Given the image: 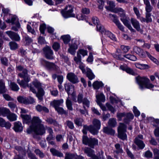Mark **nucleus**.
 Returning a JSON list of instances; mask_svg holds the SVG:
<instances>
[{"mask_svg": "<svg viewBox=\"0 0 159 159\" xmlns=\"http://www.w3.org/2000/svg\"><path fill=\"white\" fill-rule=\"evenodd\" d=\"M86 72L84 74H86V76L89 80H91L94 78L95 76L90 69L86 67Z\"/></svg>", "mask_w": 159, "mask_h": 159, "instance_id": "obj_19", "label": "nucleus"}, {"mask_svg": "<svg viewBox=\"0 0 159 159\" xmlns=\"http://www.w3.org/2000/svg\"><path fill=\"white\" fill-rule=\"evenodd\" d=\"M104 34L111 39L113 40H115L116 38L114 35L110 32L109 31H106Z\"/></svg>", "mask_w": 159, "mask_h": 159, "instance_id": "obj_47", "label": "nucleus"}, {"mask_svg": "<svg viewBox=\"0 0 159 159\" xmlns=\"http://www.w3.org/2000/svg\"><path fill=\"white\" fill-rule=\"evenodd\" d=\"M92 21L93 23L96 25L99 24V21L98 18L96 17H93L92 19Z\"/></svg>", "mask_w": 159, "mask_h": 159, "instance_id": "obj_62", "label": "nucleus"}, {"mask_svg": "<svg viewBox=\"0 0 159 159\" xmlns=\"http://www.w3.org/2000/svg\"><path fill=\"white\" fill-rule=\"evenodd\" d=\"M131 22L134 28L138 31L141 30L139 23L137 20L132 18L131 19Z\"/></svg>", "mask_w": 159, "mask_h": 159, "instance_id": "obj_18", "label": "nucleus"}, {"mask_svg": "<svg viewBox=\"0 0 159 159\" xmlns=\"http://www.w3.org/2000/svg\"><path fill=\"white\" fill-rule=\"evenodd\" d=\"M81 57L80 55L77 53V57H75L74 58V60L77 64L80 63L81 62Z\"/></svg>", "mask_w": 159, "mask_h": 159, "instance_id": "obj_49", "label": "nucleus"}, {"mask_svg": "<svg viewBox=\"0 0 159 159\" xmlns=\"http://www.w3.org/2000/svg\"><path fill=\"white\" fill-rule=\"evenodd\" d=\"M73 6L70 5L66 6L65 10H63L61 11L63 17L66 18L70 17H75V14L73 13Z\"/></svg>", "mask_w": 159, "mask_h": 159, "instance_id": "obj_6", "label": "nucleus"}, {"mask_svg": "<svg viewBox=\"0 0 159 159\" xmlns=\"http://www.w3.org/2000/svg\"><path fill=\"white\" fill-rule=\"evenodd\" d=\"M93 125H91L90 126L92 128L93 130L92 132L94 133V135H96L98 133V130L100 128L101 122L99 120L95 119L93 121Z\"/></svg>", "mask_w": 159, "mask_h": 159, "instance_id": "obj_10", "label": "nucleus"}, {"mask_svg": "<svg viewBox=\"0 0 159 159\" xmlns=\"http://www.w3.org/2000/svg\"><path fill=\"white\" fill-rule=\"evenodd\" d=\"M109 15L110 16H112L114 18L113 21L116 24V25H117L118 28L122 31H124V27L119 22L116 15H112L111 14H110Z\"/></svg>", "mask_w": 159, "mask_h": 159, "instance_id": "obj_12", "label": "nucleus"}, {"mask_svg": "<svg viewBox=\"0 0 159 159\" xmlns=\"http://www.w3.org/2000/svg\"><path fill=\"white\" fill-rule=\"evenodd\" d=\"M26 104H32L35 102L34 99L31 96L26 97Z\"/></svg>", "mask_w": 159, "mask_h": 159, "instance_id": "obj_43", "label": "nucleus"}, {"mask_svg": "<svg viewBox=\"0 0 159 159\" xmlns=\"http://www.w3.org/2000/svg\"><path fill=\"white\" fill-rule=\"evenodd\" d=\"M104 133L111 135H113L115 133V130L111 128L108 127H105L103 129Z\"/></svg>", "mask_w": 159, "mask_h": 159, "instance_id": "obj_20", "label": "nucleus"}, {"mask_svg": "<svg viewBox=\"0 0 159 159\" xmlns=\"http://www.w3.org/2000/svg\"><path fill=\"white\" fill-rule=\"evenodd\" d=\"M23 40L25 45H29L33 42L32 39L27 35L23 37Z\"/></svg>", "mask_w": 159, "mask_h": 159, "instance_id": "obj_29", "label": "nucleus"}, {"mask_svg": "<svg viewBox=\"0 0 159 159\" xmlns=\"http://www.w3.org/2000/svg\"><path fill=\"white\" fill-rule=\"evenodd\" d=\"M84 152L89 157H91L94 155H96L94 154V151L89 147L85 148Z\"/></svg>", "mask_w": 159, "mask_h": 159, "instance_id": "obj_22", "label": "nucleus"}, {"mask_svg": "<svg viewBox=\"0 0 159 159\" xmlns=\"http://www.w3.org/2000/svg\"><path fill=\"white\" fill-rule=\"evenodd\" d=\"M103 86V84L102 82H99L98 81H95L93 84V88L96 89H98Z\"/></svg>", "mask_w": 159, "mask_h": 159, "instance_id": "obj_34", "label": "nucleus"}, {"mask_svg": "<svg viewBox=\"0 0 159 159\" xmlns=\"http://www.w3.org/2000/svg\"><path fill=\"white\" fill-rule=\"evenodd\" d=\"M119 15L120 17V20L132 32L135 31V30L133 29L128 20V18L126 16L125 13H119Z\"/></svg>", "mask_w": 159, "mask_h": 159, "instance_id": "obj_8", "label": "nucleus"}, {"mask_svg": "<svg viewBox=\"0 0 159 159\" xmlns=\"http://www.w3.org/2000/svg\"><path fill=\"white\" fill-rule=\"evenodd\" d=\"M143 139L142 135H138L134 139V142L140 149H142L145 147V145L142 140Z\"/></svg>", "mask_w": 159, "mask_h": 159, "instance_id": "obj_9", "label": "nucleus"}, {"mask_svg": "<svg viewBox=\"0 0 159 159\" xmlns=\"http://www.w3.org/2000/svg\"><path fill=\"white\" fill-rule=\"evenodd\" d=\"M6 33L12 40L16 41H20V37L17 33L11 31H8Z\"/></svg>", "mask_w": 159, "mask_h": 159, "instance_id": "obj_13", "label": "nucleus"}, {"mask_svg": "<svg viewBox=\"0 0 159 159\" xmlns=\"http://www.w3.org/2000/svg\"><path fill=\"white\" fill-rule=\"evenodd\" d=\"M61 38L62 39L64 43L65 44L68 43L70 40V36L69 35L62 36Z\"/></svg>", "mask_w": 159, "mask_h": 159, "instance_id": "obj_41", "label": "nucleus"}, {"mask_svg": "<svg viewBox=\"0 0 159 159\" xmlns=\"http://www.w3.org/2000/svg\"><path fill=\"white\" fill-rule=\"evenodd\" d=\"M87 130H89L92 134L94 135V133L92 132L93 130L92 128L90 126H88L87 125H84L83 126V129L82 130L84 134H87Z\"/></svg>", "mask_w": 159, "mask_h": 159, "instance_id": "obj_33", "label": "nucleus"}, {"mask_svg": "<svg viewBox=\"0 0 159 159\" xmlns=\"http://www.w3.org/2000/svg\"><path fill=\"white\" fill-rule=\"evenodd\" d=\"M108 125L111 127H115L117 125L116 120L114 118H111L109 119L108 122Z\"/></svg>", "mask_w": 159, "mask_h": 159, "instance_id": "obj_26", "label": "nucleus"}, {"mask_svg": "<svg viewBox=\"0 0 159 159\" xmlns=\"http://www.w3.org/2000/svg\"><path fill=\"white\" fill-rule=\"evenodd\" d=\"M151 14L150 13H146V19L147 20V23H148L152 21V19L151 17Z\"/></svg>", "mask_w": 159, "mask_h": 159, "instance_id": "obj_58", "label": "nucleus"}, {"mask_svg": "<svg viewBox=\"0 0 159 159\" xmlns=\"http://www.w3.org/2000/svg\"><path fill=\"white\" fill-rule=\"evenodd\" d=\"M67 78L70 82L74 84L79 82L77 76L73 73H68L67 75Z\"/></svg>", "mask_w": 159, "mask_h": 159, "instance_id": "obj_11", "label": "nucleus"}, {"mask_svg": "<svg viewBox=\"0 0 159 159\" xmlns=\"http://www.w3.org/2000/svg\"><path fill=\"white\" fill-rule=\"evenodd\" d=\"M106 106L108 109L111 111L112 112H114L115 111L114 108L109 104V103H107L106 104Z\"/></svg>", "mask_w": 159, "mask_h": 159, "instance_id": "obj_63", "label": "nucleus"}, {"mask_svg": "<svg viewBox=\"0 0 159 159\" xmlns=\"http://www.w3.org/2000/svg\"><path fill=\"white\" fill-rule=\"evenodd\" d=\"M125 70L127 73L133 75H135L136 74V73L134 71V70L129 67H126L125 68Z\"/></svg>", "mask_w": 159, "mask_h": 159, "instance_id": "obj_54", "label": "nucleus"}, {"mask_svg": "<svg viewBox=\"0 0 159 159\" xmlns=\"http://www.w3.org/2000/svg\"><path fill=\"white\" fill-rule=\"evenodd\" d=\"M154 153V159H159V150L157 148L153 149Z\"/></svg>", "mask_w": 159, "mask_h": 159, "instance_id": "obj_48", "label": "nucleus"}, {"mask_svg": "<svg viewBox=\"0 0 159 159\" xmlns=\"http://www.w3.org/2000/svg\"><path fill=\"white\" fill-rule=\"evenodd\" d=\"M97 30L99 31L102 34L105 33L106 31L105 29L104 28L103 26L99 24L98 25H97Z\"/></svg>", "mask_w": 159, "mask_h": 159, "instance_id": "obj_44", "label": "nucleus"}, {"mask_svg": "<svg viewBox=\"0 0 159 159\" xmlns=\"http://www.w3.org/2000/svg\"><path fill=\"white\" fill-rule=\"evenodd\" d=\"M60 48V44L57 42H55L52 45L53 48L56 51H57Z\"/></svg>", "mask_w": 159, "mask_h": 159, "instance_id": "obj_61", "label": "nucleus"}, {"mask_svg": "<svg viewBox=\"0 0 159 159\" xmlns=\"http://www.w3.org/2000/svg\"><path fill=\"white\" fill-rule=\"evenodd\" d=\"M146 52L147 55L148 56V57L152 61H153L154 62L157 63V62H158L157 60L154 57H153L148 52Z\"/></svg>", "mask_w": 159, "mask_h": 159, "instance_id": "obj_60", "label": "nucleus"}, {"mask_svg": "<svg viewBox=\"0 0 159 159\" xmlns=\"http://www.w3.org/2000/svg\"><path fill=\"white\" fill-rule=\"evenodd\" d=\"M84 95L82 93H79L77 96V102L78 103H82L83 100Z\"/></svg>", "mask_w": 159, "mask_h": 159, "instance_id": "obj_51", "label": "nucleus"}, {"mask_svg": "<svg viewBox=\"0 0 159 159\" xmlns=\"http://www.w3.org/2000/svg\"><path fill=\"white\" fill-rule=\"evenodd\" d=\"M27 156L30 159H38L34 154L31 152L28 153Z\"/></svg>", "mask_w": 159, "mask_h": 159, "instance_id": "obj_64", "label": "nucleus"}, {"mask_svg": "<svg viewBox=\"0 0 159 159\" xmlns=\"http://www.w3.org/2000/svg\"><path fill=\"white\" fill-rule=\"evenodd\" d=\"M136 80L139 86L141 89H143L144 88L148 89L153 88L154 85L150 83L149 80L146 78L141 77L139 76L136 77Z\"/></svg>", "mask_w": 159, "mask_h": 159, "instance_id": "obj_2", "label": "nucleus"}, {"mask_svg": "<svg viewBox=\"0 0 159 159\" xmlns=\"http://www.w3.org/2000/svg\"><path fill=\"white\" fill-rule=\"evenodd\" d=\"M55 109L59 114L61 115L65 114L66 115H68V112L65 110L62 107H59L56 108Z\"/></svg>", "mask_w": 159, "mask_h": 159, "instance_id": "obj_37", "label": "nucleus"}, {"mask_svg": "<svg viewBox=\"0 0 159 159\" xmlns=\"http://www.w3.org/2000/svg\"><path fill=\"white\" fill-rule=\"evenodd\" d=\"M75 123L77 125L82 126V120L80 118H77L75 119L74 120Z\"/></svg>", "mask_w": 159, "mask_h": 159, "instance_id": "obj_55", "label": "nucleus"}, {"mask_svg": "<svg viewBox=\"0 0 159 159\" xmlns=\"http://www.w3.org/2000/svg\"><path fill=\"white\" fill-rule=\"evenodd\" d=\"M36 110L39 112H43L45 113H48L49 110L46 107L42 106L39 104L37 105L35 107Z\"/></svg>", "mask_w": 159, "mask_h": 159, "instance_id": "obj_17", "label": "nucleus"}, {"mask_svg": "<svg viewBox=\"0 0 159 159\" xmlns=\"http://www.w3.org/2000/svg\"><path fill=\"white\" fill-rule=\"evenodd\" d=\"M5 83L2 80H0V93H3L6 92Z\"/></svg>", "mask_w": 159, "mask_h": 159, "instance_id": "obj_38", "label": "nucleus"}, {"mask_svg": "<svg viewBox=\"0 0 159 159\" xmlns=\"http://www.w3.org/2000/svg\"><path fill=\"white\" fill-rule=\"evenodd\" d=\"M27 28L28 32L31 33L33 34H35L36 32L34 29H32L31 26L29 25H28L27 26Z\"/></svg>", "mask_w": 159, "mask_h": 159, "instance_id": "obj_57", "label": "nucleus"}, {"mask_svg": "<svg viewBox=\"0 0 159 159\" xmlns=\"http://www.w3.org/2000/svg\"><path fill=\"white\" fill-rule=\"evenodd\" d=\"M125 116L124 119V121L126 124L128 123L129 122V120L132 119L134 117L133 115L131 113H127Z\"/></svg>", "mask_w": 159, "mask_h": 159, "instance_id": "obj_28", "label": "nucleus"}, {"mask_svg": "<svg viewBox=\"0 0 159 159\" xmlns=\"http://www.w3.org/2000/svg\"><path fill=\"white\" fill-rule=\"evenodd\" d=\"M127 126L123 123H120L117 128L118 137L121 139L124 140L127 139Z\"/></svg>", "mask_w": 159, "mask_h": 159, "instance_id": "obj_5", "label": "nucleus"}, {"mask_svg": "<svg viewBox=\"0 0 159 159\" xmlns=\"http://www.w3.org/2000/svg\"><path fill=\"white\" fill-rule=\"evenodd\" d=\"M23 129L22 124L20 121H18L14 123L13 129L16 132H21Z\"/></svg>", "mask_w": 159, "mask_h": 159, "instance_id": "obj_14", "label": "nucleus"}, {"mask_svg": "<svg viewBox=\"0 0 159 159\" xmlns=\"http://www.w3.org/2000/svg\"><path fill=\"white\" fill-rule=\"evenodd\" d=\"M116 150L114 151V152L116 154L121 153L123 152V150L121 147L120 144L117 143L115 145Z\"/></svg>", "mask_w": 159, "mask_h": 159, "instance_id": "obj_32", "label": "nucleus"}, {"mask_svg": "<svg viewBox=\"0 0 159 159\" xmlns=\"http://www.w3.org/2000/svg\"><path fill=\"white\" fill-rule=\"evenodd\" d=\"M18 101L20 103H23L26 104V97L19 96L17 98Z\"/></svg>", "mask_w": 159, "mask_h": 159, "instance_id": "obj_42", "label": "nucleus"}, {"mask_svg": "<svg viewBox=\"0 0 159 159\" xmlns=\"http://www.w3.org/2000/svg\"><path fill=\"white\" fill-rule=\"evenodd\" d=\"M97 98L96 102L98 103V102H104L105 101V97L103 93H101L96 96Z\"/></svg>", "mask_w": 159, "mask_h": 159, "instance_id": "obj_31", "label": "nucleus"}, {"mask_svg": "<svg viewBox=\"0 0 159 159\" xmlns=\"http://www.w3.org/2000/svg\"><path fill=\"white\" fill-rule=\"evenodd\" d=\"M32 84L38 89V92L36 94V96L39 100L42 101L43 99V97L44 95V92L41 88V84L37 81L33 82Z\"/></svg>", "mask_w": 159, "mask_h": 159, "instance_id": "obj_7", "label": "nucleus"}, {"mask_svg": "<svg viewBox=\"0 0 159 159\" xmlns=\"http://www.w3.org/2000/svg\"><path fill=\"white\" fill-rule=\"evenodd\" d=\"M20 116L23 119L24 123H27L29 122L31 120V118L28 115L21 114Z\"/></svg>", "mask_w": 159, "mask_h": 159, "instance_id": "obj_36", "label": "nucleus"}, {"mask_svg": "<svg viewBox=\"0 0 159 159\" xmlns=\"http://www.w3.org/2000/svg\"><path fill=\"white\" fill-rule=\"evenodd\" d=\"M77 53L80 55L81 54L83 56L87 55V51L85 50L81 49L79 50L77 52Z\"/></svg>", "mask_w": 159, "mask_h": 159, "instance_id": "obj_53", "label": "nucleus"}, {"mask_svg": "<svg viewBox=\"0 0 159 159\" xmlns=\"http://www.w3.org/2000/svg\"><path fill=\"white\" fill-rule=\"evenodd\" d=\"M133 51L141 57H145V52L143 51V49L138 47H134L133 48Z\"/></svg>", "mask_w": 159, "mask_h": 159, "instance_id": "obj_15", "label": "nucleus"}, {"mask_svg": "<svg viewBox=\"0 0 159 159\" xmlns=\"http://www.w3.org/2000/svg\"><path fill=\"white\" fill-rule=\"evenodd\" d=\"M83 143L87 145L91 148H94V146H98V141L95 138H89L86 135H84L82 137Z\"/></svg>", "mask_w": 159, "mask_h": 159, "instance_id": "obj_4", "label": "nucleus"}, {"mask_svg": "<svg viewBox=\"0 0 159 159\" xmlns=\"http://www.w3.org/2000/svg\"><path fill=\"white\" fill-rule=\"evenodd\" d=\"M82 103L84 106H85L88 107H89L90 102L87 98H84Z\"/></svg>", "mask_w": 159, "mask_h": 159, "instance_id": "obj_52", "label": "nucleus"}, {"mask_svg": "<svg viewBox=\"0 0 159 159\" xmlns=\"http://www.w3.org/2000/svg\"><path fill=\"white\" fill-rule=\"evenodd\" d=\"M28 71L27 69L24 70L23 72L19 73L18 75L20 77L23 78V80L20 81L19 79L17 80L18 83L21 87L24 88L28 86V84L30 80V77L28 74Z\"/></svg>", "mask_w": 159, "mask_h": 159, "instance_id": "obj_3", "label": "nucleus"}, {"mask_svg": "<svg viewBox=\"0 0 159 159\" xmlns=\"http://www.w3.org/2000/svg\"><path fill=\"white\" fill-rule=\"evenodd\" d=\"M7 117L10 121H14L16 120V115L15 114L11 113L10 111Z\"/></svg>", "mask_w": 159, "mask_h": 159, "instance_id": "obj_40", "label": "nucleus"}, {"mask_svg": "<svg viewBox=\"0 0 159 159\" xmlns=\"http://www.w3.org/2000/svg\"><path fill=\"white\" fill-rule=\"evenodd\" d=\"M144 3L146 5L145 9L146 13H150L152 9V7L150 5V2L148 0H143Z\"/></svg>", "mask_w": 159, "mask_h": 159, "instance_id": "obj_23", "label": "nucleus"}, {"mask_svg": "<svg viewBox=\"0 0 159 159\" xmlns=\"http://www.w3.org/2000/svg\"><path fill=\"white\" fill-rule=\"evenodd\" d=\"M70 48L68 50L69 53L72 55L75 54V50L77 49L78 46L75 44H72L71 45H69Z\"/></svg>", "mask_w": 159, "mask_h": 159, "instance_id": "obj_25", "label": "nucleus"}, {"mask_svg": "<svg viewBox=\"0 0 159 159\" xmlns=\"http://www.w3.org/2000/svg\"><path fill=\"white\" fill-rule=\"evenodd\" d=\"M65 89L67 92L68 95H70V93L69 92L70 89V84H66L65 85Z\"/></svg>", "mask_w": 159, "mask_h": 159, "instance_id": "obj_59", "label": "nucleus"}, {"mask_svg": "<svg viewBox=\"0 0 159 159\" xmlns=\"http://www.w3.org/2000/svg\"><path fill=\"white\" fill-rule=\"evenodd\" d=\"M63 102V100L62 99L54 100L50 103V104L56 109V108L59 107Z\"/></svg>", "mask_w": 159, "mask_h": 159, "instance_id": "obj_16", "label": "nucleus"}, {"mask_svg": "<svg viewBox=\"0 0 159 159\" xmlns=\"http://www.w3.org/2000/svg\"><path fill=\"white\" fill-rule=\"evenodd\" d=\"M10 113V110L6 108H0V116H7Z\"/></svg>", "mask_w": 159, "mask_h": 159, "instance_id": "obj_21", "label": "nucleus"}, {"mask_svg": "<svg viewBox=\"0 0 159 159\" xmlns=\"http://www.w3.org/2000/svg\"><path fill=\"white\" fill-rule=\"evenodd\" d=\"M78 156L71 153H66L65 159H77Z\"/></svg>", "mask_w": 159, "mask_h": 159, "instance_id": "obj_39", "label": "nucleus"}, {"mask_svg": "<svg viewBox=\"0 0 159 159\" xmlns=\"http://www.w3.org/2000/svg\"><path fill=\"white\" fill-rule=\"evenodd\" d=\"M11 89L14 91H17L19 89L18 85L16 84L14 82L11 83Z\"/></svg>", "mask_w": 159, "mask_h": 159, "instance_id": "obj_45", "label": "nucleus"}, {"mask_svg": "<svg viewBox=\"0 0 159 159\" xmlns=\"http://www.w3.org/2000/svg\"><path fill=\"white\" fill-rule=\"evenodd\" d=\"M66 124L70 129H73L74 128L73 123L71 121L67 120L66 122Z\"/></svg>", "mask_w": 159, "mask_h": 159, "instance_id": "obj_56", "label": "nucleus"}, {"mask_svg": "<svg viewBox=\"0 0 159 159\" xmlns=\"http://www.w3.org/2000/svg\"><path fill=\"white\" fill-rule=\"evenodd\" d=\"M66 105L68 110L70 111L73 110L72 102L69 98H68L66 100Z\"/></svg>", "mask_w": 159, "mask_h": 159, "instance_id": "obj_35", "label": "nucleus"}, {"mask_svg": "<svg viewBox=\"0 0 159 159\" xmlns=\"http://www.w3.org/2000/svg\"><path fill=\"white\" fill-rule=\"evenodd\" d=\"M90 157L91 158L89 159H104L102 151L101 152H98L96 155H94Z\"/></svg>", "mask_w": 159, "mask_h": 159, "instance_id": "obj_30", "label": "nucleus"}, {"mask_svg": "<svg viewBox=\"0 0 159 159\" xmlns=\"http://www.w3.org/2000/svg\"><path fill=\"white\" fill-rule=\"evenodd\" d=\"M50 152H51L53 156L60 157H63V154L62 153L54 148H52L50 149Z\"/></svg>", "mask_w": 159, "mask_h": 159, "instance_id": "obj_27", "label": "nucleus"}, {"mask_svg": "<svg viewBox=\"0 0 159 159\" xmlns=\"http://www.w3.org/2000/svg\"><path fill=\"white\" fill-rule=\"evenodd\" d=\"M46 29V25L45 24H43L40 25L39 28V30L40 33L43 34H45L44 31Z\"/></svg>", "mask_w": 159, "mask_h": 159, "instance_id": "obj_50", "label": "nucleus"}, {"mask_svg": "<svg viewBox=\"0 0 159 159\" xmlns=\"http://www.w3.org/2000/svg\"><path fill=\"white\" fill-rule=\"evenodd\" d=\"M9 45L12 50H15L18 48V44L15 42H9Z\"/></svg>", "mask_w": 159, "mask_h": 159, "instance_id": "obj_46", "label": "nucleus"}, {"mask_svg": "<svg viewBox=\"0 0 159 159\" xmlns=\"http://www.w3.org/2000/svg\"><path fill=\"white\" fill-rule=\"evenodd\" d=\"M43 51L45 57L48 59H50V47L47 45L44 47L43 49Z\"/></svg>", "mask_w": 159, "mask_h": 159, "instance_id": "obj_24", "label": "nucleus"}, {"mask_svg": "<svg viewBox=\"0 0 159 159\" xmlns=\"http://www.w3.org/2000/svg\"><path fill=\"white\" fill-rule=\"evenodd\" d=\"M41 121L38 117L34 116L32 120V124L27 129V133L30 134L34 132L37 135H42L45 132L44 128L41 124Z\"/></svg>", "mask_w": 159, "mask_h": 159, "instance_id": "obj_1", "label": "nucleus"}]
</instances>
